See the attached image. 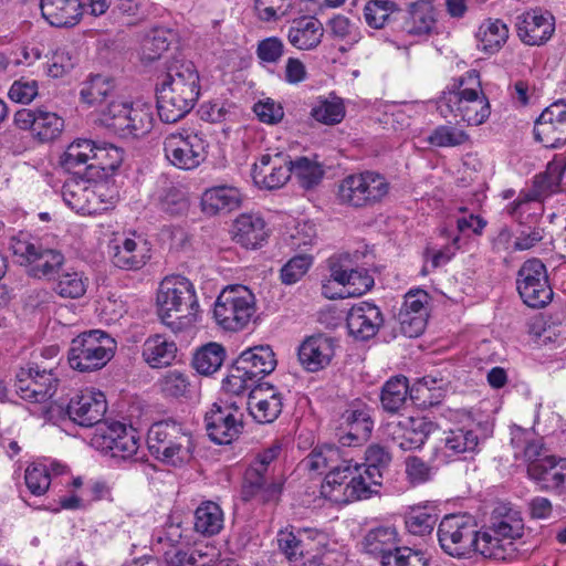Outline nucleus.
Segmentation results:
<instances>
[{"instance_id": "1", "label": "nucleus", "mask_w": 566, "mask_h": 566, "mask_svg": "<svg viewBox=\"0 0 566 566\" xmlns=\"http://www.w3.org/2000/svg\"><path fill=\"white\" fill-rule=\"evenodd\" d=\"M156 301L159 318L172 329L190 324L199 308L193 284L180 275L161 281Z\"/></svg>"}, {"instance_id": "2", "label": "nucleus", "mask_w": 566, "mask_h": 566, "mask_svg": "<svg viewBox=\"0 0 566 566\" xmlns=\"http://www.w3.org/2000/svg\"><path fill=\"white\" fill-rule=\"evenodd\" d=\"M468 81L474 83L475 87H463L464 80L461 78L458 90L443 93L438 108L446 118L453 116L455 122L478 126L490 116V104L481 90L479 75L470 72Z\"/></svg>"}, {"instance_id": "3", "label": "nucleus", "mask_w": 566, "mask_h": 566, "mask_svg": "<svg viewBox=\"0 0 566 566\" xmlns=\"http://www.w3.org/2000/svg\"><path fill=\"white\" fill-rule=\"evenodd\" d=\"M147 443L157 460L174 467L187 463L193 450L190 431L172 419L154 423L148 431Z\"/></svg>"}, {"instance_id": "4", "label": "nucleus", "mask_w": 566, "mask_h": 566, "mask_svg": "<svg viewBox=\"0 0 566 566\" xmlns=\"http://www.w3.org/2000/svg\"><path fill=\"white\" fill-rule=\"evenodd\" d=\"M8 248L20 265L29 268L28 273L33 277L53 279L65 263L60 250L43 247L29 232L20 231L12 235Z\"/></svg>"}, {"instance_id": "5", "label": "nucleus", "mask_w": 566, "mask_h": 566, "mask_svg": "<svg viewBox=\"0 0 566 566\" xmlns=\"http://www.w3.org/2000/svg\"><path fill=\"white\" fill-rule=\"evenodd\" d=\"M276 367L274 352L269 345H260L245 349L233 361L223 388L232 395H241L259 385L260 380Z\"/></svg>"}, {"instance_id": "6", "label": "nucleus", "mask_w": 566, "mask_h": 566, "mask_svg": "<svg viewBox=\"0 0 566 566\" xmlns=\"http://www.w3.org/2000/svg\"><path fill=\"white\" fill-rule=\"evenodd\" d=\"M115 340L101 329H92L72 339L69 349L70 366L81 373L103 368L114 356Z\"/></svg>"}, {"instance_id": "7", "label": "nucleus", "mask_w": 566, "mask_h": 566, "mask_svg": "<svg viewBox=\"0 0 566 566\" xmlns=\"http://www.w3.org/2000/svg\"><path fill=\"white\" fill-rule=\"evenodd\" d=\"M389 190L390 184L384 175L366 170L345 177L338 185L337 198L340 203L366 208L381 202Z\"/></svg>"}, {"instance_id": "8", "label": "nucleus", "mask_w": 566, "mask_h": 566, "mask_svg": "<svg viewBox=\"0 0 566 566\" xmlns=\"http://www.w3.org/2000/svg\"><path fill=\"white\" fill-rule=\"evenodd\" d=\"M255 313L254 294L244 285L226 287L214 302L213 316L227 331L243 329Z\"/></svg>"}, {"instance_id": "9", "label": "nucleus", "mask_w": 566, "mask_h": 566, "mask_svg": "<svg viewBox=\"0 0 566 566\" xmlns=\"http://www.w3.org/2000/svg\"><path fill=\"white\" fill-rule=\"evenodd\" d=\"M208 147L205 135L191 129L169 133L164 139L166 159L184 170L199 167L207 158Z\"/></svg>"}, {"instance_id": "10", "label": "nucleus", "mask_w": 566, "mask_h": 566, "mask_svg": "<svg viewBox=\"0 0 566 566\" xmlns=\"http://www.w3.org/2000/svg\"><path fill=\"white\" fill-rule=\"evenodd\" d=\"M328 264L331 280L322 286L323 294L327 298L359 296L374 285V279L365 270L352 268L348 255L333 256L328 260Z\"/></svg>"}, {"instance_id": "11", "label": "nucleus", "mask_w": 566, "mask_h": 566, "mask_svg": "<svg viewBox=\"0 0 566 566\" xmlns=\"http://www.w3.org/2000/svg\"><path fill=\"white\" fill-rule=\"evenodd\" d=\"M516 287L523 302L533 308L544 307L553 298L547 270L539 259H530L522 264Z\"/></svg>"}, {"instance_id": "12", "label": "nucleus", "mask_w": 566, "mask_h": 566, "mask_svg": "<svg viewBox=\"0 0 566 566\" xmlns=\"http://www.w3.org/2000/svg\"><path fill=\"white\" fill-rule=\"evenodd\" d=\"M109 153H113L114 161L108 167L114 169L122 161V151L117 147L97 146L91 139H76L65 150L61 164L72 175H90L95 169V164L88 161L96 160L101 166L104 155Z\"/></svg>"}, {"instance_id": "13", "label": "nucleus", "mask_w": 566, "mask_h": 566, "mask_svg": "<svg viewBox=\"0 0 566 566\" xmlns=\"http://www.w3.org/2000/svg\"><path fill=\"white\" fill-rule=\"evenodd\" d=\"M59 379L53 370L40 369L39 366L20 368L15 375V391L27 401L42 403L56 392Z\"/></svg>"}, {"instance_id": "14", "label": "nucleus", "mask_w": 566, "mask_h": 566, "mask_svg": "<svg viewBox=\"0 0 566 566\" xmlns=\"http://www.w3.org/2000/svg\"><path fill=\"white\" fill-rule=\"evenodd\" d=\"M242 417L235 403H213L205 416L206 430L211 441L217 444H229L235 440L243 429Z\"/></svg>"}, {"instance_id": "15", "label": "nucleus", "mask_w": 566, "mask_h": 566, "mask_svg": "<svg viewBox=\"0 0 566 566\" xmlns=\"http://www.w3.org/2000/svg\"><path fill=\"white\" fill-rule=\"evenodd\" d=\"M535 139L547 148L566 144V101L558 99L547 106L534 124Z\"/></svg>"}, {"instance_id": "16", "label": "nucleus", "mask_w": 566, "mask_h": 566, "mask_svg": "<svg viewBox=\"0 0 566 566\" xmlns=\"http://www.w3.org/2000/svg\"><path fill=\"white\" fill-rule=\"evenodd\" d=\"M107 410L105 395L94 389H84L76 392L66 406L69 418L82 427L99 424Z\"/></svg>"}, {"instance_id": "17", "label": "nucleus", "mask_w": 566, "mask_h": 566, "mask_svg": "<svg viewBox=\"0 0 566 566\" xmlns=\"http://www.w3.org/2000/svg\"><path fill=\"white\" fill-rule=\"evenodd\" d=\"M373 428L370 408L354 403L340 416L338 440L344 447L359 446L369 439Z\"/></svg>"}, {"instance_id": "18", "label": "nucleus", "mask_w": 566, "mask_h": 566, "mask_svg": "<svg viewBox=\"0 0 566 566\" xmlns=\"http://www.w3.org/2000/svg\"><path fill=\"white\" fill-rule=\"evenodd\" d=\"M292 170L290 156L283 153L264 154L253 165L252 177L258 186L272 190L283 187L291 178Z\"/></svg>"}, {"instance_id": "19", "label": "nucleus", "mask_w": 566, "mask_h": 566, "mask_svg": "<svg viewBox=\"0 0 566 566\" xmlns=\"http://www.w3.org/2000/svg\"><path fill=\"white\" fill-rule=\"evenodd\" d=\"M520 40L527 45H542L555 32V18L548 11L531 10L516 17L515 22Z\"/></svg>"}, {"instance_id": "20", "label": "nucleus", "mask_w": 566, "mask_h": 566, "mask_svg": "<svg viewBox=\"0 0 566 566\" xmlns=\"http://www.w3.org/2000/svg\"><path fill=\"white\" fill-rule=\"evenodd\" d=\"M347 454L339 447L324 444L316 447L303 461L302 464L310 471L323 474L326 472L324 482L321 485V494L325 497V486L337 484L336 478L338 465L347 463Z\"/></svg>"}, {"instance_id": "21", "label": "nucleus", "mask_w": 566, "mask_h": 566, "mask_svg": "<svg viewBox=\"0 0 566 566\" xmlns=\"http://www.w3.org/2000/svg\"><path fill=\"white\" fill-rule=\"evenodd\" d=\"M428 294L423 290L409 291L405 295V301L399 310L397 319L400 325V332L409 337L420 336L427 325Z\"/></svg>"}, {"instance_id": "22", "label": "nucleus", "mask_w": 566, "mask_h": 566, "mask_svg": "<svg viewBox=\"0 0 566 566\" xmlns=\"http://www.w3.org/2000/svg\"><path fill=\"white\" fill-rule=\"evenodd\" d=\"M433 430V423L426 418H405L388 424V434L403 451L420 449Z\"/></svg>"}, {"instance_id": "23", "label": "nucleus", "mask_w": 566, "mask_h": 566, "mask_svg": "<svg viewBox=\"0 0 566 566\" xmlns=\"http://www.w3.org/2000/svg\"><path fill=\"white\" fill-rule=\"evenodd\" d=\"M156 86H165L191 98H199V74L190 61L176 60L167 66V71L158 77Z\"/></svg>"}, {"instance_id": "24", "label": "nucleus", "mask_w": 566, "mask_h": 566, "mask_svg": "<svg viewBox=\"0 0 566 566\" xmlns=\"http://www.w3.org/2000/svg\"><path fill=\"white\" fill-rule=\"evenodd\" d=\"M527 473L541 490L566 494V459L545 457L530 463Z\"/></svg>"}, {"instance_id": "25", "label": "nucleus", "mask_w": 566, "mask_h": 566, "mask_svg": "<svg viewBox=\"0 0 566 566\" xmlns=\"http://www.w3.org/2000/svg\"><path fill=\"white\" fill-rule=\"evenodd\" d=\"M248 409L259 423H271L282 412V395L268 382L250 388Z\"/></svg>"}, {"instance_id": "26", "label": "nucleus", "mask_w": 566, "mask_h": 566, "mask_svg": "<svg viewBox=\"0 0 566 566\" xmlns=\"http://www.w3.org/2000/svg\"><path fill=\"white\" fill-rule=\"evenodd\" d=\"M382 322L380 310L375 304L368 302L353 305L346 318L349 334L360 340L374 337Z\"/></svg>"}, {"instance_id": "27", "label": "nucleus", "mask_w": 566, "mask_h": 566, "mask_svg": "<svg viewBox=\"0 0 566 566\" xmlns=\"http://www.w3.org/2000/svg\"><path fill=\"white\" fill-rule=\"evenodd\" d=\"M335 354V342L323 334L307 337L298 347V360L307 371H318L329 365Z\"/></svg>"}, {"instance_id": "28", "label": "nucleus", "mask_w": 566, "mask_h": 566, "mask_svg": "<svg viewBox=\"0 0 566 566\" xmlns=\"http://www.w3.org/2000/svg\"><path fill=\"white\" fill-rule=\"evenodd\" d=\"M156 97L158 116L165 123H176L184 118L198 101L165 86H156Z\"/></svg>"}, {"instance_id": "29", "label": "nucleus", "mask_w": 566, "mask_h": 566, "mask_svg": "<svg viewBox=\"0 0 566 566\" xmlns=\"http://www.w3.org/2000/svg\"><path fill=\"white\" fill-rule=\"evenodd\" d=\"M322 22L314 17L294 19L287 31V40L297 50L311 51L316 49L324 36Z\"/></svg>"}, {"instance_id": "30", "label": "nucleus", "mask_w": 566, "mask_h": 566, "mask_svg": "<svg viewBox=\"0 0 566 566\" xmlns=\"http://www.w3.org/2000/svg\"><path fill=\"white\" fill-rule=\"evenodd\" d=\"M282 488L281 482H269L268 472L251 463L244 473L242 497L244 501H249L260 495L264 502L276 501Z\"/></svg>"}, {"instance_id": "31", "label": "nucleus", "mask_w": 566, "mask_h": 566, "mask_svg": "<svg viewBox=\"0 0 566 566\" xmlns=\"http://www.w3.org/2000/svg\"><path fill=\"white\" fill-rule=\"evenodd\" d=\"M150 249L145 240L126 238L113 247L112 263L122 270H139L150 259Z\"/></svg>"}, {"instance_id": "32", "label": "nucleus", "mask_w": 566, "mask_h": 566, "mask_svg": "<svg viewBox=\"0 0 566 566\" xmlns=\"http://www.w3.org/2000/svg\"><path fill=\"white\" fill-rule=\"evenodd\" d=\"M234 240L247 249L261 247L268 239V229L262 217L254 213H242L233 223Z\"/></svg>"}, {"instance_id": "33", "label": "nucleus", "mask_w": 566, "mask_h": 566, "mask_svg": "<svg viewBox=\"0 0 566 566\" xmlns=\"http://www.w3.org/2000/svg\"><path fill=\"white\" fill-rule=\"evenodd\" d=\"M43 18L53 27H74L82 17L80 0H41Z\"/></svg>"}, {"instance_id": "34", "label": "nucleus", "mask_w": 566, "mask_h": 566, "mask_svg": "<svg viewBox=\"0 0 566 566\" xmlns=\"http://www.w3.org/2000/svg\"><path fill=\"white\" fill-rule=\"evenodd\" d=\"M241 191L232 186L209 188L201 197L202 211L210 216L235 210L241 206Z\"/></svg>"}, {"instance_id": "35", "label": "nucleus", "mask_w": 566, "mask_h": 566, "mask_svg": "<svg viewBox=\"0 0 566 566\" xmlns=\"http://www.w3.org/2000/svg\"><path fill=\"white\" fill-rule=\"evenodd\" d=\"M359 469L357 472H354L346 483V486H343V493L333 492L329 486H325V499L331 502L337 504H346L353 501L367 499L374 492L371 486L376 485L374 481L369 479V471L364 469V472Z\"/></svg>"}, {"instance_id": "36", "label": "nucleus", "mask_w": 566, "mask_h": 566, "mask_svg": "<svg viewBox=\"0 0 566 566\" xmlns=\"http://www.w3.org/2000/svg\"><path fill=\"white\" fill-rule=\"evenodd\" d=\"M436 13L431 1L419 0L408 7V18L403 22V30L411 35H429L436 28Z\"/></svg>"}, {"instance_id": "37", "label": "nucleus", "mask_w": 566, "mask_h": 566, "mask_svg": "<svg viewBox=\"0 0 566 566\" xmlns=\"http://www.w3.org/2000/svg\"><path fill=\"white\" fill-rule=\"evenodd\" d=\"M398 543L395 533H365L361 539L358 541L357 546L364 554L380 557L382 563L402 547L398 546Z\"/></svg>"}, {"instance_id": "38", "label": "nucleus", "mask_w": 566, "mask_h": 566, "mask_svg": "<svg viewBox=\"0 0 566 566\" xmlns=\"http://www.w3.org/2000/svg\"><path fill=\"white\" fill-rule=\"evenodd\" d=\"M444 553L455 558L470 557L479 545L480 533H437Z\"/></svg>"}, {"instance_id": "39", "label": "nucleus", "mask_w": 566, "mask_h": 566, "mask_svg": "<svg viewBox=\"0 0 566 566\" xmlns=\"http://www.w3.org/2000/svg\"><path fill=\"white\" fill-rule=\"evenodd\" d=\"M88 277L82 272L66 269L53 277L52 290L63 298H80L87 290Z\"/></svg>"}, {"instance_id": "40", "label": "nucleus", "mask_w": 566, "mask_h": 566, "mask_svg": "<svg viewBox=\"0 0 566 566\" xmlns=\"http://www.w3.org/2000/svg\"><path fill=\"white\" fill-rule=\"evenodd\" d=\"M476 39L483 51L497 52L509 39V28L500 19H488L480 25Z\"/></svg>"}, {"instance_id": "41", "label": "nucleus", "mask_w": 566, "mask_h": 566, "mask_svg": "<svg viewBox=\"0 0 566 566\" xmlns=\"http://www.w3.org/2000/svg\"><path fill=\"white\" fill-rule=\"evenodd\" d=\"M506 212L520 224L534 223L542 218L544 205L527 191H521L518 197L506 206Z\"/></svg>"}, {"instance_id": "42", "label": "nucleus", "mask_w": 566, "mask_h": 566, "mask_svg": "<svg viewBox=\"0 0 566 566\" xmlns=\"http://www.w3.org/2000/svg\"><path fill=\"white\" fill-rule=\"evenodd\" d=\"M156 545L159 546L157 551L165 555L168 566H191L186 560L188 551L185 547L188 543L184 541L182 533H159Z\"/></svg>"}, {"instance_id": "43", "label": "nucleus", "mask_w": 566, "mask_h": 566, "mask_svg": "<svg viewBox=\"0 0 566 566\" xmlns=\"http://www.w3.org/2000/svg\"><path fill=\"white\" fill-rule=\"evenodd\" d=\"M177 348L161 335L148 337L143 345V357L153 368L169 365L175 358Z\"/></svg>"}, {"instance_id": "44", "label": "nucleus", "mask_w": 566, "mask_h": 566, "mask_svg": "<svg viewBox=\"0 0 566 566\" xmlns=\"http://www.w3.org/2000/svg\"><path fill=\"white\" fill-rule=\"evenodd\" d=\"M566 166L560 167L557 164L551 163L544 172L534 177L532 189L527 190L530 196L544 201L545 198L559 190L563 172Z\"/></svg>"}, {"instance_id": "45", "label": "nucleus", "mask_w": 566, "mask_h": 566, "mask_svg": "<svg viewBox=\"0 0 566 566\" xmlns=\"http://www.w3.org/2000/svg\"><path fill=\"white\" fill-rule=\"evenodd\" d=\"M93 174L72 175L62 187L64 202L73 210L83 214L86 203V195Z\"/></svg>"}, {"instance_id": "46", "label": "nucleus", "mask_w": 566, "mask_h": 566, "mask_svg": "<svg viewBox=\"0 0 566 566\" xmlns=\"http://www.w3.org/2000/svg\"><path fill=\"white\" fill-rule=\"evenodd\" d=\"M408 395L410 396L408 379L403 376L394 377L381 389V406L390 413L398 412L406 403Z\"/></svg>"}, {"instance_id": "47", "label": "nucleus", "mask_w": 566, "mask_h": 566, "mask_svg": "<svg viewBox=\"0 0 566 566\" xmlns=\"http://www.w3.org/2000/svg\"><path fill=\"white\" fill-rule=\"evenodd\" d=\"M114 81L105 75L95 74L83 83L80 91L81 99L88 105H101L114 95Z\"/></svg>"}, {"instance_id": "48", "label": "nucleus", "mask_w": 566, "mask_h": 566, "mask_svg": "<svg viewBox=\"0 0 566 566\" xmlns=\"http://www.w3.org/2000/svg\"><path fill=\"white\" fill-rule=\"evenodd\" d=\"M328 34L348 46L357 44L361 40L359 19H350L343 14H336L326 23Z\"/></svg>"}, {"instance_id": "49", "label": "nucleus", "mask_w": 566, "mask_h": 566, "mask_svg": "<svg viewBox=\"0 0 566 566\" xmlns=\"http://www.w3.org/2000/svg\"><path fill=\"white\" fill-rule=\"evenodd\" d=\"M224 357L226 350L220 344L209 343L196 352L192 366L201 375H212L220 369Z\"/></svg>"}, {"instance_id": "50", "label": "nucleus", "mask_w": 566, "mask_h": 566, "mask_svg": "<svg viewBox=\"0 0 566 566\" xmlns=\"http://www.w3.org/2000/svg\"><path fill=\"white\" fill-rule=\"evenodd\" d=\"M153 113L149 106L133 104L126 118V126L120 132L122 137L139 138L147 135L153 128Z\"/></svg>"}, {"instance_id": "51", "label": "nucleus", "mask_w": 566, "mask_h": 566, "mask_svg": "<svg viewBox=\"0 0 566 566\" xmlns=\"http://www.w3.org/2000/svg\"><path fill=\"white\" fill-rule=\"evenodd\" d=\"M174 39L171 31L154 29L143 40L140 56L144 62H153L161 57L169 49Z\"/></svg>"}, {"instance_id": "52", "label": "nucleus", "mask_w": 566, "mask_h": 566, "mask_svg": "<svg viewBox=\"0 0 566 566\" xmlns=\"http://www.w3.org/2000/svg\"><path fill=\"white\" fill-rule=\"evenodd\" d=\"M391 462V454L387 448L380 444H371L365 451V463L363 467L369 471V479L376 485H381L384 471Z\"/></svg>"}, {"instance_id": "53", "label": "nucleus", "mask_w": 566, "mask_h": 566, "mask_svg": "<svg viewBox=\"0 0 566 566\" xmlns=\"http://www.w3.org/2000/svg\"><path fill=\"white\" fill-rule=\"evenodd\" d=\"M479 446V437L475 431L465 428H457L447 432L444 448L455 455L460 453H473Z\"/></svg>"}, {"instance_id": "54", "label": "nucleus", "mask_w": 566, "mask_h": 566, "mask_svg": "<svg viewBox=\"0 0 566 566\" xmlns=\"http://www.w3.org/2000/svg\"><path fill=\"white\" fill-rule=\"evenodd\" d=\"M438 523V509L429 504L411 506L405 515V524L408 531H433Z\"/></svg>"}, {"instance_id": "55", "label": "nucleus", "mask_w": 566, "mask_h": 566, "mask_svg": "<svg viewBox=\"0 0 566 566\" xmlns=\"http://www.w3.org/2000/svg\"><path fill=\"white\" fill-rule=\"evenodd\" d=\"M64 128V120L56 113L39 108L33 136L40 142H51L57 138Z\"/></svg>"}, {"instance_id": "56", "label": "nucleus", "mask_w": 566, "mask_h": 566, "mask_svg": "<svg viewBox=\"0 0 566 566\" xmlns=\"http://www.w3.org/2000/svg\"><path fill=\"white\" fill-rule=\"evenodd\" d=\"M223 512L211 501L201 503L195 511L193 531H221L223 528Z\"/></svg>"}, {"instance_id": "57", "label": "nucleus", "mask_w": 566, "mask_h": 566, "mask_svg": "<svg viewBox=\"0 0 566 566\" xmlns=\"http://www.w3.org/2000/svg\"><path fill=\"white\" fill-rule=\"evenodd\" d=\"M291 166L293 167L292 176H294L298 184L305 189L318 185L324 175L322 166L306 157H300L294 161L291 160Z\"/></svg>"}, {"instance_id": "58", "label": "nucleus", "mask_w": 566, "mask_h": 566, "mask_svg": "<svg viewBox=\"0 0 566 566\" xmlns=\"http://www.w3.org/2000/svg\"><path fill=\"white\" fill-rule=\"evenodd\" d=\"M107 443H112V446L104 452L108 453L114 459L134 462H138L143 459V457H138L139 439L132 428H129V432L124 433L119 440L115 442L111 440Z\"/></svg>"}, {"instance_id": "59", "label": "nucleus", "mask_w": 566, "mask_h": 566, "mask_svg": "<svg viewBox=\"0 0 566 566\" xmlns=\"http://www.w3.org/2000/svg\"><path fill=\"white\" fill-rule=\"evenodd\" d=\"M493 531H522L523 520L521 512L509 503H499L492 512Z\"/></svg>"}, {"instance_id": "60", "label": "nucleus", "mask_w": 566, "mask_h": 566, "mask_svg": "<svg viewBox=\"0 0 566 566\" xmlns=\"http://www.w3.org/2000/svg\"><path fill=\"white\" fill-rule=\"evenodd\" d=\"M133 104L124 101H112L101 113V122L106 127L113 129L116 134L120 135L124 126H126V118L130 113Z\"/></svg>"}, {"instance_id": "61", "label": "nucleus", "mask_w": 566, "mask_h": 566, "mask_svg": "<svg viewBox=\"0 0 566 566\" xmlns=\"http://www.w3.org/2000/svg\"><path fill=\"white\" fill-rule=\"evenodd\" d=\"M480 533L479 545L475 553L485 557L504 558L502 542L505 539L521 538L523 533Z\"/></svg>"}, {"instance_id": "62", "label": "nucleus", "mask_w": 566, "mask_h": 566, "mask_svg": "<svg viewBox=\"0 0 566 566\" xmlns=\"http://www.w3.org/2000/svg\"><path fill=\"white\" fill-rule=\"evenodd\" d=\"M311 115L319 123L334 125L338 124L344 118L345 107L342 99L337 97L322 99L312 108Z\"/></svg>"}, {"instance_id": "63", "label": "nucleus", "mask_w": 566, "mask_h": 566, "mask_svg": "<svg viewBox=\"0 0 566 566\" xmlns=\"http://www.w3.org/2000/svg\"><path fill=\"white\" fill-rule=\"evenodd\" d=\"M469 140V135L455 126L441 125L428 137L430 145L436 147H457L465 144Z\"/></svg>"}, {"instance_id": "64", "label": "nucleus", "mask_w": 566, "mask_h": 566, "mask_svg": "<svg viewBox=\"0 0 566 566\" xmlns=\"http://www.w3.org/2000/svg\"><path fill=\"white\" fill-rule=\"evenodd\" d=\"M159 388L165 396L184 397L189 391L190 380L186 373L174 369L168 370L158 381Z\"/></svg>"}]
</instances>
